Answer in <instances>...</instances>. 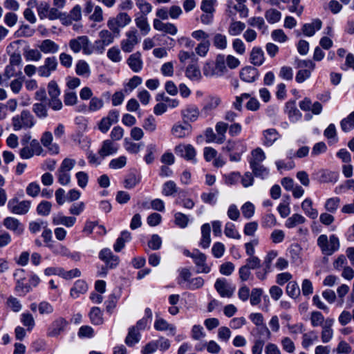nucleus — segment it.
<instances>
[{"label": "nucleus", "mask_w": 354, "mask_h": 354, "mask_svg": "<svg viewBox=\"0 0 354 354\" xmlns=\"http://www.w3.org/2000/svg\"><path fill=\"white\" fill-rule=\"evenodd\" d=\"M317 244L322 253L326 256L333 254L340 247L339 238L335 234L329 237L326 234H321L317 238Z\"/></svg>", "instance_id": "obj_1"}, {"label": "nucleus", "mask_w": 354, "mask_h": 354, "mask_svg": "<svg viewBox=\"0 0 354 354\" xmlns=\"http://www.w3.org/2000/svg\"><path fill=\"white\" fill-rule=\"evenodd\" d=\"M35 124L32 114L28 110H23L20 114L12 119V125L15 131L32 128Z\"/></svg>", "instance_id": "obj_2"}, {"label": "nucleus", "mask_w": 354, "mask_h": 354, "mask_svg": "<svg viewBox=\"0 0 354 354\" xmlns=\"http://www.w3.org/2000/svg\"><path fill=\"white\" fill-rule=\"evenodd\" d=\"M68 46L74 53H79L82 51L84 55H91L93 51L91 42L86 35L78 36L70 39Z\"/></svg>", "instance_id": "obj_3"}, {"label": "nucleus", "mask_w": 354, "mask_h": 354, "mask_svg": "<svg viewBox=\"0 0 354 354\" xmlns=\"http://www.w3.org/2000/svg\"><path fill=\"white\" fill-rule=\"evenodd\" d=\"M131 21V17L126 12H120L115 17L110 19L107 21V26L116 36L120 34V28L129 24Z\"/></svg>", "instance_id": "obj_4"}, {"label": "nucleus", "mask_w": 354, "mask_h": 354, "mask_svg": "<svg viewBox=\"0 0 354 354\" xmlns=\"http://www.w3.org/2000/svg\"><path fill=\"white\" fill-rule=\"evenodd\" d=\"M126 38L121 41V48L125 53L131 52L140 41L138 30L131 28L125 33Z\"/></svg>", "instance_id": "obj_5"}, {"label": "nucleus", "mask_w": 354, "mask_h": 354, "mask_svg": "<svg viewBox=\"0 0 354 354\" xmlns=\"http://www.w3.org/2000/svg\"><path fill=\"white\" fill-rule=\"evenodd\" d=\"M174 152L180 158L193 163L196 162V151L190 144H179L174 148Z\"/></svg>", "instance_id": "obj_6"}, {"label": "nucleus", "mask_w": 354, "mask_h": 354, "mask_svg": "<svg viewBox=\"0 0 354 354\" xmlns=\"http://www.w3.org/2000/svg\"><path fill=\"white\" fill-rule=\"evenodd\" d=\"M58 66L57 58L54 56L45 58L44 64L37 68L38 75L41 77H49Z\"/></svg>", "instance_id": "obj_7"}, {"label": "nucleus", "mask_w": 354, "mask_h": 354, "mask_svg": "<svg viewBox=\"0 0 354 354\" xmlns=\"http://www.w3.org/2000/svg\"><path fill=\"white\" fill-rule=\"evenodd\" d=\"M43 149L39 141L32 139L29 145L24 146L19 151V156L22 159H30L34 155H40Z\"/></svg>", "instance_id": "obj_8"}, {"label": "nucleus", "mask_w": 354, "mask_h": 354, "mask_svg": "<svg viewBox=\"0 0 354 354\" xmlns=\"http://www.w3.org/2000/svg\"><path fill=\"white\" fill-rule=\"evenodd\" d=\"M30 207V201H19L17 198H12L8 203V209L15 214H25Z\"/></svg>", "instance_id": "obj_9"}, {"label": "nucleus", "mask_w": 354, "mask_h": 354, "mask_svg": "<svg viewBox=\"0 0 354 354\" xmlns=\"http://www.w3.org/2000/svg\"><path fill=\"white\" fill-rule=\"evenodd\" d=\"M114 34L112 31L108 30H102L99 32L100 40L95 41L96 50L102 53L104 50V47L110 45L114 41Z\"/></svg>", "instance_id": "obj_10"}, {"label": "nucleus", "mask_w": 354, "mask_h": 354, "mask_svg": "<svg viewBox=\"0 0 354 354\" xmlns=\"http://www.w3.org/2000/svg\"><path fill=\"white\" fill-rule=\"evenodd\" d=\"M221 104V98L217 95H209L207 97L206 102L201 109V114L204 117H207L217 109Z\"/></svg>", "instance_id": "obj_11"}, {"label": "nucleus", "mask_w": 354, "mask_h": 354, "mask_svg": "<svg viewBox=\"0 0 354 354\" xmlns=\"http://www.w3.org/2000/svg\"><path fill=\"white\" fill-rule=\"evenodd\" d=\"M99 258L103 261L107 268L112 269L115 268L119 263V257L113 254L109 248L102 249L99 253Z\"/></svg>", "instance_id": "obj_12"}, {"label": "nucleus", "mask_w": 354, "mask_h": 354, "mask_svg": "<svg viewBox=\"0 0 354 354\" xmlns=\"http://www.w3.org/2000/svg\"><path fill=\"white\" fill-rule=\"evenodd\" d=\"M119 146L114 141L107 139L102 142L101 148L98 151V153L102 159L105 157L115 154L118 152Z\"/></svg>", "instance_id": "obj_13"}, {"label": "nucleus", "mask_w": 354, "mask_h": 354, "mask_svg": "<svg viewBox=\"0 0 354 354\" xmlns=\"http://www.w3.org/2000/svg\"><path fill=\"white\" fill-rule=\"evenodd\" d=\"M236 12H239L240 17L242 18H245L248 16L249 10L245 4L239 3L232 5L231 3H228L226 9V14L229 17L234 19Z\"/></svg>", "instance_id": "obj_14"}, {"label": "nucleus", "mask_w": 354, "mask_h": 354, "mask_svg": "<svg viewBox=\"0 0 354 354\" xmlns=\"http://www.w3.org/2000/svg\"><path fill=\"white\" fill-rule=\"evenodd\" d=\"M68 322L63 317H58L50 324L47 331V335L49 337H57L63 332Z\"/></svg>", "instance_id": "obj_15"}, {"label": "nucleus", "mask_w": 354, "mask_h": 354, "mask_svg": "<svg viewBox=\"0 0 354 354\" xmlns=\"http://www.w3.org/2000/svg\"><path fill=\"white\" fill-rule=\"evenodd\" d=\"M214 288L222 297L230 298L234 291V288L230 287L225 279H218L215 282Z\"/></svg>", "instance_id": "obj_16"}, {"label": "nucleus", "mask_w": 354, "mask_h": 354, "mask_svg": "<svg viewBox=\"0 0 354 354\" xmlns=\"http://www.w3.org/2000/svg\"><path fill=\"white\" fill-rule=\"evenodd\" d=\"M171 132L177 138H184L191 133L192 126L187 122L184 124L176 123L172 127Z\"/></svg>", "instance_id": "obj_17"}, {"label": "nucleus", "mask_w": 354, "mask_h": 354, "mask_svg": "<svg viewBox=\"0 0 354 354\" xmlns=\"http://www.w3.org/2000/svg\"><path fill=\"white\" fill-rule=\"evenodd\" d=\"M3 225L8 230L12 231L17 235L21 234L24 230V225L14 217H6L3 220Z\"/></svg>", "instance_id": "obj_18"}, {"label": "nucleus", "mask_w": 354, "mask_h": 354, "mask_svg": "<svg viewBox=\"0 0 354 354\" xmlns=\"http://www.w3.org/2000/svg\"><path fill=\"white\" fill-rule=\"evenodd\" d=\"M194 261L197 267L198 273H209L210 272V267L206 263V256L198 250H196V255L194 257Z\"/></svg>", "instance_id": "obj_19"}, {"label": "nucleus", "mask_w": 354, "mask_h": 354, "mask_svg": "<svg viewBox=\"0 0 354 354\" xmlns=\"http://www.w3.org/2000/svg\"><path fill=\"white\" fill-rule=\"evenodd\" d=\"M153 28L158 31H162L171 35H175L178 31V29L174 24L171 23H163L158 19H155L153 20Z\"/></svg>", "instance_id": "obj_20"}, {"label": "nucleus", "mask_w": 354, "mask_h": 354, "mask_svg": "<svg viewBox=\"0 0 354 354\" xmlns=\"http://www.w3.org/2000/svg\"><path fill=\"white\" fill-rule=\"evenodd\" d=\"M258 77V70L252 66L243 68L240 72V78L245 82H253Z\"/></svg>", "instance_id": "obj_21"}, {"label": "nucleus", "mask_w": 354, "mask_h": 354, "mask_svg": "<svg viewBox=\"0 0 354 354\" xmlns=\"http://www.w3.org/2000/svg\"><path fill=\"white\" fill-rule=\"evenodd\" d=\"M38 47L44 54H55L59 50V46L50 39L43 40Z\"/></svg>", "instance_id": "obj_22"}, {"label": "nucleus", "mask_w": 354, "mask_h": 354, "mask_svg": "<svg viewBox=\"0 0 354 354\" xmlns=\"http://www.w3.org/2000/svg\"><path fill=\"white\" fill-rule=\"evenodd\" d=\"M265 60L264 53L261 48L254 46L250 54V61L252 64L257 66H261Z\"/></svg>", "instance_id": "obj_23"}, {"label": "nucleus", "mask_w": 354, "mask_h": 354, "mask_svg": "<svg viewBox=\"0 0 354 354\" xmlns=\"http://www.w3.org/2000/svg\"><path fill=\"white\" fill-rule=\"evenodd\" d=\"M322 22L320 19H314L310 24H305L302 27L303 33L308 37L313 36L317 30L321 29Z\"/></svg>", "instance_id": "obj_24"}, {"label": "nucleus", "mask_w": 354, "mask_h": 354, "mask_svg": "<svg viewBox=\"0 0 354 354\" xmlns=\"http://www.w3.org/2000/svg\"><path fill=\"white\" fill-rule=\"evenodd\" d=\"M333 324V319H327L325 324L322 326L321 338L323 343H328L330 341L333 336V330L332 325Z\"/></svg>", "instance_id": "obj_25"}, {"label": "nucleus", "mask_w": 354, "mask_h": 354, "mask_svg": "<svg viewBox=\"0 0 354 354\" xmlns=\"http://www.w3.org/2000/svg\"><path fill=\"white\" fill-rule=\"evenodd\" d=\"M154 328L158 331L169 330V333L174 335L176 333V327L174 325L169 324L165 319L157 316L154 322Z\"/></svg>", "instance_id": "obj_26"}, {"label": "nucleus", "mask_w": 354, "mask_h": 354, "mask_svg": "<svg viewBox=\"0 0 354 354\" xmlns=\"http://www.w3.org/2000/svg\"><path fill=\"white\" fill-rule=\"evenodd\" d=\"M181 113L184 118L193 122L198 119L200 115V111L196 105H188L181 111Z\"/></svg>", "instance_id": "obj_27"}, {"label": "nucleus", "mask_w": 354, "mask_h": 354, "mask_svg": "<svg viewBox=\"0 0 354 354\" xmlns=\"http://www.w3.org/2000/svg\"><path fill=\"white\" fill-rule=\"evenodd\" d=\"M127 63L133 72L138 73L141 71L142 68V61L140 53L137 52L131 55L127 59Z\"/></svg>", "instance_id": "obj_28"}, {"label": "nucleus", "mask_w": 354, "mask_h": 354, "mask_svg": "<svg viewBox=\"0 0 354 354\" xmlns=\"http://www.w3.org/2000/svg\"><path fill=\"white\" fill-rule=\"evenodd\" d=\"M301 209L304 214L312 219H316L318 217V211L313 208V201L310 198H306L301 203Z\"/></svg>", "instance_id": "obj_29"}, {"label": "nucleus", "mask_w": 354, "mask_h": 354, "mask_svg": "<svg viewBox=\"0 0 354 354\" xmlns=\"http://www.w3.org/2000/svg\"><path fill=\"white\" fill-rule=\"evenodd\" d=\"M76 221V218L73 216H66L62 214H57L53 216V223L54 225H63L67 227H72Z\"/></svg>", "instance_id": "obj_30"}, {"label": "nucleus", "mask_w": 354, "mask_h": 354, "mask_svg": "<svg viewBox=\"0 0 354 354\" xmlns=\"http://www.w3.org/2000/svg\"><path fill=\"white\" fill-rule=\"evenodd\" d=\"M211 227L209 223H205L201 226L202 237L200 241V245L203 248H208L211 243L210 238Z\"/></svg>", "instance_id": "obj_31"}, {"label": "nucleus", "mask_w": 354, "mask_h": 354, "mask_svg": "<svg viewBox=\"0 0 354 354\" xmlns=\"http://www.w3.org/2000/svg\"><path fill=\"white\" fill-rule=\"evenodd\" d=\"M185 75L192 81H199L201 77V73L196 64H190L187 66Z\"/></svg>", "instance_id": "obj_32"}, {"label": "nucleus", "mask_w": 354, "mask_h": 354, "mask_svg": "<svg viewBox=\"0 0 354 354\" xmlns=\"http://www.w3.org/2000/svg\"><path fill=\"white\" fill-rule=\"evenodd\" d=\"M286 112L288 113L290 121L293 122L298 121L301 117V113L297 109L294 102H288L286 103Z\"/></svg>", "instance_id": "obj_33"}, {"label": "nucleus", "mask_w": 354, "mask_h": 354, "mask_svg": "<svg viewBox=\"0 0 354 354\" xmlns=\"http://www.w3.org/2000/svg\"><path fill=\"white\" fill-rule=\"evenodd\" d=\"M88 290L86 283L83 280H77L71 290V296L77 298L81 294H84Z\"/></svg>", "instance_id": "obj_34"}, {"label": "nucleus", "mask_w": 354, "mask_h": 354, "mask_svg": "<svg viewBox=\"0 0 354 354\" xmlns=\"http://www.w3.org/2000/svg\"><path fill=\"white\" fill-rule=\"evenodd\" d=\"M245 28V24L243 22L235 21L234 19H232V21L227 29V32L231 36H237L239 35Z\"/></svg>", "instance_id": "obj_35"}, {"label": "nucleus", "mask_w": 354, "mask_h": 354, "mask_svg": "<svg viewBox=\"0 0 354 354\" xmlns=\"http://www.w3.org/2000/svg\"><path fill=\"white\" fill-rule=\"evenodd\" d=\"M223 151L227 152L245 151L246 147L240 140H229L226 145L223 147Z\"/></svg>", "instance_id": "obj_36"}, {"label": "nucleus", "mask_w": 354, "mask_h": 354, "mask_svg": "<svg viewBox=\"0 0 354 354\" xmlns=\"http://www.w3.org/2000/svg\"><path fill=\"white\" fill-rule=\"evenodd\" d=\"M135 23L137 28L140 30L141 35L145 36L149 32L151 28L147 17L144 15L137 17L135 19Z\"/></svg>", "instance_id": "obj_37"}, {"label": "nucleus", "mask_w": 354, "mask_h": 354, "mask_svg": "<svg viewBox=\"0 0 354 354\" xmlns=\"http://www.w3.org/2000/svg\"><path fill=\"white\" fill-rule=\"evenodd\" d=\"M264 137L263 143L266 146H272L273 143L278 140L279 133L275 129H268L263 132Z\"/></svg>", "instance_id": "obj_38"}, {"label": "nucleus", "mask_w": 354, "mask_h": 354, "mask_svg": "<svg viewBox=\"0 0 354 354\" xmlns=\"http://www.w3.org/2000/svg\"><path fill=\"white\" fill-rule=\"evenodd\" d=\"M75 73L79 76L88 77L91 75L88 64L84 60H79L75 65Z\"/></svg>", "instance_id": "obj_39"}, {"label": "nucleus", "mask_w": 354, "mask_h": 354, "mask_svg": "<svg viewBox=\"0 0 354 354\" xmlns=\"http://www.w3.org/2000/svg\"><path fill=\"white\" fill-rule=\"evenodd\" d=\"M48 247L55 255L66 257L67 255H69V249L59 243H50L48 245Z\"/></svg>", "instance_id": "obj_40"}, {"label": "nucleus", "mask_w": 354, "mask_h": 354, "mask_svg": "<svg viewBox=\"0 0 354 354\" xmlns=\"http://www.w3.org/2000/svg\"><path fill=\"white\" fill-rule=\"evenodd\" d=\"M225 62V57L224 55L219 54L216 56L214 64L216 71V77L223 75L227 71Z\"/></svg>", "instance_id": "obj_41"}, {"label": "nucleus", "mask_w": 354, "mask_h": 354, "mask_svg": "<svg viewBox=\"0 0 354 354\" xmlns=\"http://www.w3.org/2000/svg\"><path fill=\"white\" fill-rule=\"evenodd\" d=\"M305 221L306 218L304 216L299 214H294L287 218L285 223V226L287 228H293L299 224L305 223Z\"/></svg>", "instance_id": "obj_42"}, {"label": "nucleus", "mask_w": 354, "mask_h": 354, "mask_svg": "<svg viewBox=\"0 0 354 354\" xmlns=\"http://www.w3.org/2000/svg\"><path fill=\"white\" fill-rule=\"evenodd\" d=\"M252 157L249 161L250 165L261 164V162L266 159V155L263 151L258 147L254 149L251 153Z\"/></svg>", "instance_id": "obj_43"}, {"label": "nucleus", "mask_w": 354, "mask_h": 354, "mask_svg": "<svg viewBox=\"0 0 354 354\" xmlns=\"http://www.w3.org/2000/svg\"><path fill=\"white\" fill-rule=\"evenodd\" d=\"M91 322L95 325H101L104 322L102 313L98 307H93L89 313Z\"/></svg>", "instance_id": "obj_44"}, {"label": "nucleus", "mask_w": 354, "mask_h": 354, "mask_svg": "<svg viewBox=\"0 0 354 354\" xmlns=\"http://www.w3.org/2000/svg\"><path fill=\"white\" fill-rule=\"evenodd\" d=\"M340 126L344 132H348L354 129V111L341 120Z\"/></svg>", "instance_id": "obj_45"}, {"label": "nucleus", "mask_w": 354, "mask_h": 354, "mask_svg": "<svg viewBox=\"0 0 354 354\" xmlns=\"http://www.w3.org/2000/svg\"><path fill=\"white\" fill-rule=\"evenodd\" d=\"M140 335L139 331L135 329V327L129 328L128 335L125 339V343L130 346H133L135 344L140 341Z\"/></svg>", "instance_id": "obj_46"}, {"label": "nucleus", "mask_w": 354, "mask_h": 354, "mask_svg": "<svg viewBox=\"0 0 354 354\" xmlns=\"http://www.w3.org/2000/svg\"><path fill=\"white\" fill-rule=\"evenodd\" d=\"M214 46L220 50H224L227 46V39L225 35L216 33L213 37Z\"/></svg>", "instance_id": "obj_47"}, {"label": "nucleus", "mask_w": 354, "mask_h": 354, "mask_svg": "<svg viewBox=\"0 0 354 354\" xmlns=\"http://www.w3.org/2000/svg\"><path fill=\"white\" fill-rule=\"evenodd\" d=\"M225 235L231 239H240L241 235L239 232L236 230L235 225L232 223L227 222L225 224L224 229Z\"/></svg>", "instance_id": "obj_48"}, {"label": "nucleus", "mask_w": 354, "mask_h": 354, "mask_svg": "<svg viewBox=\"0 0 354 354\" xmlns=\"http://www.w3.org/2000/svg\"><path fill=\"white\" fill-rule=\"evenodd\" d=\"M340 199L338 197H333L326 200L324 207L326 210L330 213H334L337 211L339 206Z\"/></svg>", "instance_id": "obj_49"}, {"label": "nucleus", "mask_w": 354, "mask_h": 354, "mask_svg": "<svg viewBox=\"0 0 354 354\" xmlns=\"http://www.w3.org/2000/svg\"><path fill=\"white\" fill-rule=\"evenodd\" d=\"M140 178L135 173L128 174L124 181V186L127 189H132L139 183Z\"/></svg>", "instance_id": "obj_50"}, {"label": "nucleus", "mask_w": 354, "mask_h": 354, "mask_svg": "<svg viewBox=\"0 0 354 354\" xmlns=\"http://www.w3.org/2000/svg\"><path fill=\"white\" fill-rule=\"evenodd\" d=\"M281 12L276 9H269L265 13V17L270 24H274L281 19Z\"/></svg>", "instance_id": "obj_51"}, {"label": "nucleus", "mask_w": 354, "mask_h": 354, "mask_svg": "<svg viewBox=\"0 0 354 354\" xmlns=\"http://www.w3.org/2000/svg\"><path fill=\"white\" fill-rule=\"evenodd\" d=\"M209 41H201L195 48V52L196 55H198V56L205 57L207 55V53L209 50Z\"/></svg>", "instance_id": "obj_52"}, {"label": "nucleus", "mask_w": 354, "mask_h": 354, "mask_svg": "<svg viewBox=\"0 0 354 354\" xmlns=\"http://www.w3.org/2000/svg\"><path fill=\"white\" fill-rule=\"evenodd\" d=\"M250 168L252 169L254 176L257 177L264 178L269 174V170L261 164L250 165Z\"/></svg>", "instance_id": "obj_53"}, {"label": "nucleus", "mask_w": 354, "mask_h": 354, "mask_svg": "<svg viewBox=\"0 0 354 354\" xmlns=\"http://www.w3.org/2000/svg\"><path fill=\"white\" fill-rule=\"evenodd\" d=\"M300 288L296 281H290L286 286V293L292 298H297L300 295Z\"/></svg>", "instance_id": "obj_54"}, {"label": "nucleus", "mask_w": 354, "mask_h": 354, "mask_svg": "<svg viewBox=\"0 0 354 354\" xmlns=\"http://www.w3.org/2000/svg\"><path fill=\"white\" fill-rule=\"evenodd\" d=\"M143 145H144L142 142L135 143L129 141L127 138L124 139V148L128 152L131 153H138Z\"/></svg>", "instance_id": "obj_55"}, {"label": "nucleus", "mask_w": 354, "mask_h": 354, "mask_svg": "<svg viewBox=\"0 0 354 354\" xmlns=\"http://www.w3.org/2000/svg\"><path fill=\"white\" fill-rule=\"evenodd\" d=\"M337 180V174L336 172L323 170L321 172L320 181L322 183L336 182Z\"/></svg>", "instance_id": "obj_56"}, {"label": "nucleus", "mask_w": 354, "mask_h": 354, "mask_svg": "<svg viewBox=\"0 0 354 354\" xmlns=\"http://www.w3.org/2000/svg\"><path fill=\"white\" fill-rule=\"evenodd\" d=\"M32 111L39 118H44L48 116L46 106L42 103H35L32 106Z\"/></svg>", "instance_id": "obj_57"}, {"label": "nucleus", "mask_w": 354, "mask_h": 354, "mask_svg": "<svg viewBox=\"0 0 354 354\" xmlns=\"http://www.w3.org/2000/svg\"><path fill=\"white\" fill-rule=\"evenodd\" d=\"M177 192V186L175 182L172 180L167 181L162 187V194L169 196H171Z\"/></svg>", "instance_id": "obj_58"}, {"label": "nucleus", "mask_w": 354, "mask_h": 354, "mask_svg": "<svg viewBox=\"0 0 354 354\" xmlns=\"http://www.w3.org/2000/svg\"><path fill=\"white\" fill-rule=\"evenodd\" d=\"M127 164V158L121 156L117 158L111 160L109 164V167L112 169H119L123 168Z\"/></svg>", "instance_id": "obj_59"}, {"label": "nucleus", "mask_w": 354, "mask_h": 354, "mask_svg": "<svg viewBox=\"0 0 354 354\" xmlns=\"http://www.w3.org/2000/svg\"><path fill=\"white\" fill-rule=\"evenodd\" d=\"M52 205L46 201H41L37 207V212L39 215L48 216L51 210Z\"/></svg>", "instance_id": "obj_60"}, {"label": "nucleus", "mask_w": 354, "mask_h": 354, "mask_svg": "<svg viewBox=\"0 0 354 354\" xmlns=\"http://www.w3.org/2000/svg\"><path fill=\"white\" fill-rule=\"evenodd\" d=\"M21 322L28 328V330H31L35 324L32 315L29 313H23L21 315Z\"/></svg>", "instance_id": "obj_61"}, {"label": "nucleus", "mask_w": 354, "mask_h": 354, "mask_svg": "<svg viewBox=\"0 0 354 354\" xmlns=\"http://www.w3.org/2000/svg\"><path fill=\"white\" fill-rule=\"evenodd\" d=\"M24 56L27 61L34 62H38L42 57L41 52L37 49H29L25 52Z\"/></svg>", "instance_id": "obj_62"}, {"label": "nucleus", "mask_w": 354, "mask_h": 354, "mask_svg": "<svg viewBox=\"0 0 354 354\" xmlns=\"http://www.w3.org/2000/svg\"><path fill=\"white\" fill-rule=\"evenodd\" d=\"M310 322L313 326L316 327L323 326L324 317L319 311H313L311 313Z\"/></svg>", "instance_id": "obj_63"}, {"label": "nucleus", "mask_w": 354, "mask_h": 354, "mask_svg": "<svg viewBox=\"0 0 354 354\" xmlns=\"http://www.w3.org/2000/svg\"><path fill=\"white\" fill-rule=\"evenodd\" d=\"M175 224L181 228H185L189 223L188 216L181 212H177L174 214Z\"/></svg>", "instance_id": "obj_64"}]
</instances>
